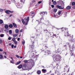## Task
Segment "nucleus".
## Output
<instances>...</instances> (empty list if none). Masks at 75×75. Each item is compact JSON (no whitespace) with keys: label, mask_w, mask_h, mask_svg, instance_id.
<instances>
[{"label":"nucleus","mask_w":75,"mask_h":75,"mask_svg":"<svg viewBox=\"0 0 75 75\" xmlns=\"http://www.w3.org/2000/svg\"><path fill=\"white\" fill-rule=\"evenodd\" d=\"M54 0H52V2H53V1H54Z\"/></svg>","instance_id":"nucleus-61"},{"label":"nucleus","mask_w":75,"mask_h":75,"mask_svg":"<svg viewBox=\"0 0 75 75\" xmlns=\"http://www.w3.org/2000/svg\"><path fill=\"white\" fill-rule=\"evenodd\" d=\"M17 36H18V35L17 34H15L13 35V37H17Z\"/></svg>","instance_id":"nucleus-15"},{"label":"nucleus","mask_w":75,"mask_h":75,"mask_svg":"<svg viewBox=\"0 0 75 75\" xmlns=\"http://www.w3.org/2000/svg\"><path fill=\"white\" fill-rule=\"evenodd\" d=\"M35 14L33 12H31L30 13V15H31V16H34Z\"/></svg>","instance_id":"nucleus-9"},{"label":"nucleus","mask_w":75,"mask_h":75,"mask_svg":"<svg viewBox=\"0 0 75 75\" xmlns=\"http://www.w3.org/2000/svg\"><path fill=\"white\" fill-rule=\"evenodd\" d=\"M52 8H54V5H52Z\"/></svg>","instance_id":"nucleus-44"},{"label":"nucleus","mask_w":75,"mask_h":75,"mask_svg":"<svg viewBox=\"0 0 75 75\" xmlns=\"http://www.w3.org/2000/svg\"><path fill=\"white\" fill-rule=\"evenodd\" d=\"M4 53L6 55L7 54H6V52H4Z\"/></svg>","instance_id":"nucleus-48"},{"label":"nucleus","mask_w":75,"mask_h":75,"mask_svg":"<svg viewBox=\"0 0 75 75\" xmlns=\"http://www.w3.org/2000/svg\"><path fill=\"white\" fill-rule=\"evenodd\" d=\"M13 25H14V27H15V28L17 27V25H16V24H15V23H13Z\"/></svg>","instance_id":"nucleus-21"},{"label":"nucleus","mask_w":75,"mask_h":75,"mask_svg":"<svg viewBox=\"0 0 75 75\" xmlns=\"http://www.w3.org/2000/svg\"><path fill=\"white\" fill-rule=\"evenodd\" d=\"M9 45H11V44H9Z\"/></svg>","instance_id":"nucleus-60"},{"label":"nucleus","mask_w":75,"mask_h":75,"mask_svg":"<svg viewBox=\"0 0 75 75\" xmlns=\"http://www.w3.org/2000/svg\"><path fill=\"white\" fill-rule=\"evenodd\" d=\"M3 58V56L1 55H0V59H2Z\"/></svg>","instance_id":"nucleus-30"},{"label":"nucleus","mask_w":75,"mask_h":75,"mask_svg":"<svg viewBox=\"0 0 75 75\" xmlns=\"http://www.w3.org/2000/svg\"><path fill=\"white\" fill-rule=\"evenodd\" d=\"M54 17H56V15H55V14H54Z\"/></svg>","instance_id":"nucleus-50"},{"label":"nucleus","mask_w":75,"mask_h":75,"mask_svg":"<svg viewBox=\"0 0 75 75\" xmlns=\"http://www.w3.org/2000/svg\"><path fill=\"white\" fill-rule=\"evenodd\" d=\"M20 58H21V59L23 58V57H20Z\"/></svg>","instance_id":"nucleus-58"},{"label":"nucleus","mask_w":75,"mask_h":75,"mask_svg":"<svg viewBox=\"0 0 75 75\" xmlns=\"http://www.w3.org/2000/svg\"><path fill=\"white\" fill-rule=\"evenodd\" d=\"M53 36H56V35L55 34L53 35Z\"/></svg>","instance_id":"nucleus-56"},{"label":"nucleus","mask_w":75,"mask_h":75,"mask_svg":"<svg viewBox=\"0 0 75 75\" xmlns=\"http://www.w3.org/2000/svg\"><path fill=\"white\" fill-rule=\"evenodd\" d=\"M21 2H23V0H21Z\"/></svg>","instance_id":"nucleus-52"},{"label":"nucleus","mask_w":75,"mask_h":75,"mask_svg":"<svg viewBox=\"0 0 75 75\" xmlns=\"http://www.w3.org/2000/svg\"><path fill=\"white\" fill-rule=\"evenodd\" d=\"M42 3V1H40L38 2V4H40V3Z\"/></svg>","instance_id":"nucleus-42"},{"label":"nucleus","mask_w":75,"mask_h":75,"mask_svg":"<svg viewBox=\"0 0 75 75\" xmlns=\"http://www.w3.org/2000/svg\"><path fill=\"white\" fill-rule=\"evenodd\" d=\"M71 56H72V55H74V53L73 52H71Z\"/></svg>","instance_id":"nucleus-33"},{"label":"nucleus","mask_w":75,"mask_h":75,"mask_svg":"<svg viewBox=\"0 0 75 75\" xmlns=\"http://www.w3.org/2000/svg\"><path fill=\"white\" fill-rule=\"evenodd\" d=\"M45 14H47V12H42L40 13V14L42 16H44Z\"/></svg>","instance_id":"nucleus-6"},{"label":"nucleus","mask_w":75,"mask_h":75,"mask_svg":"<svg viewBox=\"0 0 75 75\" xmlns=\"http://www.w3.org/2000/svg\"><path fill=\"white\" fill-rule=\"evenodd\" d=\"M71 4L72 6H74L75 5V2H73L71 3Z\"/></svg>","instance_id":"nucleus-23"},{"label":"nucleus","mask_w":75,"mask_h":75,"mask_svg":"<svg viewBox=\"0 0 75 75\" xmlns=\"http://www.w3.org/2000/svg\"><path fill=\"white\" fill-rule=\"evenodd\" d=\"M61 14V11H60L58 12V15H60Z\"/></svg>","instance_id":"nucleus-22"},{"label":"nucleus","mask_w":75,"mask_h":75,"mask_svg":"<svg viewBox=\"0 0 75 75\" xmlns=\"http://www.w3.org/2000/svg\"><path fill=\"white\" fill-rule=\"evenodd\" d=\"M29 17H28L27 18H25L24 19H22V23H23V24H25V25H27L28 22L29 21Z\"/></svg>","instance_id":"nucleus-1"},{"label":"nucleus","mask_w":75,"mask_h":75,"mask_svg":"<svg viewBox=\"0 0 75 75\" xmlns=\"http://www.w3.org/2000/svg\"><path fill=\"white\" fill-rule=\"evenodd\" d=\"M9 33L11 34H12V30H10L9 31Z\"/></svg>","instance_id":"nucleus-32"},{"label":"nucleus","mask_w":75,"mask_h":75,"mask_svg":"<svg viewBox=\"0 0 75 75\" xmlns=\"http://www.w3.org/2000/svg\"><path fill=\"white\" fill-rule=\"evenodd\" d=\"M16 5L18 8H21L23 7V4H19V3H18L17 4H16Z\"/></svg>","instance_id":"nucleus-3"},{"label":"nucleus","mask_w":75,"mask_h":75,"mask_svg":"<svg viewBox=\"0 0 75 75\" xmlns=\"http://www.w3.org/2000/svg\"><path fill=\"white\" fill-rule=\"evenodd\" d=\"M3 11V9H0V12H2Z\"/></svg>","instance_id":"nucleus-36"},{"label":"nucleus","mask_w":75,"mask_h":75,"mask_svg":"<svg viewBox=\"0 0 75 75\" xmlns=\"http://www.w3.org/2000/svg\"><path fill=\"white\" fill-rule=\"evenodd\" d=\"M16 56L17 58H20V56L17 55H16Z\"/></svg>","instance_id":"nucleus-35"},{"label":"nucleus","mask_w":75,"mask_h":75,"mask_svg":"<svg viewBox=\"0 0 75 75\" xmlns=\"http://www.w3.org/2000/svg\"><path fill=\"white\" fill-rule=\"evenodd\" d=\"M18 21L19 22L20 21V19H18Z\"/></svg>","instance_id":"nucleus-51"},{"label":"nucleus","mask_w":75,"mask_h":75,"mask_svg":"<svg viewBox=\"0 0 75 75\" xmlns=\"http://www.w3.org/2000/svg\"><path fill=\"white\" fill-rule=\"evenodd\" d=\"M0 36L1 37H3L4 36V34H1Z\"/></svg>","instance_id":"nucleus-31"},{"label":"nucleus","mask_w":75,"mask_h":75,"mask_svg":"<svg viewBox=\"0 0 75 75\" xmlns=\"http://www.w3.org/2000/svg\"><path fill=\"white\" fill-rule=\"evenodd\" d=\"M57 7L59 9H64V7H62L61 6H59V5H57Z\"/></svg>","instance_id":"nucleus-7"},{"label":"nucleus","mask_w":75,"mask_h":75,"mask_svg":"<svg viewBox=\"0 0 75 75\" xmlns=\"http://www.w3.org/2000/svg\"><path fill=\"white\" fill-rule=\"evenodd\" d=\"M8 40H11V37H9L8 38Z\"/></svg>","instance_id":"nucleus-37"},{"label":"nucleus","mask_w":75,"mask_h":75,"mask_svg":"<svg viewBox=\"0 0 75 75\" xmlns=\"http://www.w3.org/2000/svg\"><path fill=\"white\" fill-rule=\"evenodd\" d=\"M36 23H41V21H38V20H36Z\"/></svg>","instance_id":"nucleus-26"},{"label":"nucleus","mask_w":75,"mask_h":75,"mask_svg":"<svg viewBox=\"0 0 75 75\" xmlns=\"http://www.w3.org/2000/svg\"><path fill=\"white\" fill-rule=\"evenodd\" d=\"M22 67H23V65H22V64H21L18 66V68L19 69H21V68H22Z\"/></svg>","instance_id":"nucleus-10"},{"label":"nucleus","mask_w":75,"mask_h":75,"mask_svg":"<svg viewBox=\"0 0 75 75\" xmlns=\"http://www.w3.org/2000/svg\"><path fill=\"white\" fill-rule=\"evenodd\" d=\"M22 69L24 70L28 69V68H27V66L26 64H24L22 68Z\"/></svg>","instance_id":"nucleus-4"},{"label":"nucleus","mask_w":75,"mask_h":75,"mask_svg":"<svg viewBox=\"0 0 75 75\" xmlns=\"http://www.w3.org/2000/svg\"><path fill=\"white\" fill-rule=\"evenodd\" d=\"M61 2L62 3H63V1H61Z\"/></svg>","instance_id":"nucleus-62"},{"label":"nucleus","mask_w":75,"mask_h":75,"mask_svg":"<svg viewBox=\"0 0 75 75\" xmlns=\"http://www.w3.org/2000/svg\"><path fill=\"white\" fill-rule=\"evenodd\" d=\"M71 48L72 49L75 48V46L74 45H73V46H72Z\"/></svg>","instance_id":"nucleus-27"},{"label":"nucleus","mask_w":75,"mask_h":75,"mask_svg":"<svg viewBox=\"0 0 75 75\" xmlns=\"http://www.w3.org/2000/svg\"><path fill=\"white\" fill-rule=\"evenodd\" d=\"M22 32H23V30L22 29L20 31V32L22 33Z\"/></svg>","instance_id":"nucleus-46"},{"label":"nucleus","mask_w":75,"mask_h":75,"mask_svg":"<svg viewBox=\"0 0 75 75\" xmlns=\"http://www.w3.org/2000/svg\"><path fill=\"white\" fill-rule=\"evenodd\" d=\"M42 71L43 73H45L46 72V70L45 69H43L42 70Z\"/></svg>","instance_id":"nucleus-12"},{"label":"nucleus","mask_w":75,"mask_h":75,"mask_svg":"<svg viewBox=\"0 0 75 75\" xmlns=\"http://www.w3.org/2000/svg\"><path fill=\"white\" fill-rule=\"evenodd\" d=\"M22 44L23 45H24V44H25V41L24 40L22 41Z\"/></svg>","instance_id":"nucleus-29"},{"label":"nucleus","mask_w":75,"mask_h":75,"mask_svg":"<svg viewBox=\"0 0 75 75\" xmlns=\"http://www.w3.org/2000/svg\"><path fill=\"white\" fill-rule=\"evenodd\" d=\"M47 54H50V52L49 51H47Z\"/></svg>","instance_id":"nucleus-45"},{"label":"nucleus","mask_w":75,"mask_h":75,"mask_svg":"<svg viewBox=\"0 0 75 75\" xmlns=\"http://www.w3.org/2000/svg\"><path fill=\"white\" fill-rule=\"evenodd\" d=\"M68 44L69 45V44H69V43H68Z\"/></svg>","instance_id":"nucleus-64"},{"label":"nucleus","mask_w":75,"mask_h":75,"mask_svg":"<svg viewBox=\"0 0 75 75\" xmlns=\"http://www.w3.org/2000/svg\"><path fill=\"white\" fill-rule=\"evenodd\" d=\"M2 41H3V40H2L1 39L0 40V43H1H1H2Z\"/></svg>","instance_id":"nucleus-38"},{"label":"nucleus","mask_w":75,"mask_h":75,"mask_svg":"<svg viewBox=\"0 0 75 75\" xmlns=\"http://www.w3.org/2000/svg\"><path fill=\"white\" fill-rule=\"evenodd\" d=\"M12 41H13V42L14 41H16V38L13 37V39H12Z\"/></svg>","instance_id":"nucleus-19"},{"label":"nucleus","mask_w":75,"mask_h":75,"mask_svg":"<svg viewBox=\"0 0 75 75\" xmlns=\"http://www.w3.org/2000/svg\"><path fill=\"white\" fill-rule=\"evenodd\" d=\"M5 12L6 14H10V13H13L14 12V11H11L9 10H7L5 11Z\"/></svg>","instance_id":"nucleus-5"},{"label":"nucleus","mask_w":75,"mask_h":75,"mask_svg":"<svg viewBox=\"0 0 75 75\" xmlns=\"http://www.w3.org/2000/svg\"><path fill=\"white\" fill-rule=\"evenodd\" d=\"M20 63H21V61H20L17 62L16 65H18V64H20Z\"/></svg>","instance_id":"nucleus-24"},{"label":"nucleus","mask_w":75,"mask_h":75,"mask_svg":"<svg viewBox=\"0 0 75 75\" xmlns=\"http://www.w3.org/2000/svg\"><path fill=\"white\" fill-rule=\"evenodd\" d=\"M16 33H18V32H19V30L18 29H16L15 30Z\"/></svg>","instance_id":"nucleus-13"},{"label":"nucleus","mask_w":75,"mask_h":75,"mask_svg":"<svg viewBox=\"0 0 75 75\" xmlns=\"http://www.w3.org/2000/svg\"><path fill=\"white\" fill-rule=\"evenodd\" d=\"M11 59H12V60H13V61H14V59H13V58L12 57H11Z\"/></svg>","instance_id":"nucleus-49"},{"label":"nucleus","mask_w":75,"mask_h":75,"mask_svg":"<svg viewBox=\"0 0 75 75\" xmlns=\"http://www.w3.org/2000/svg\"><path fill=\"white\" fill-rule=\"evenodd\" d=\"M4 27L5 28H6V29H7V28H8V25H5Z\"/></svg>","instance_id":"nucleus-16"},{"label":"nucleus","mask_w":75,"mask_h":75,"mask_svg":"<svg viewBox=\"0 0 75 75\" xmlns=\"http://www.w3.org/2000/svg\"><path fill=\"white\" fill-rule=\"evenodd\" d=\"M53 11L54 12V13H56V12L57 11V9L56 8L54 9Z\"/></svg>","instance_id":"nucleus-14"},{"label":"nucleus","mask_w":75,"mask_h":75,"mask_svg":"<svg viewBox=\"0 0 75 75\" xmlns=\"http://www.w3.org/2000/svg\"><path fill=\"white\" fill-rule=\"evenodd\" d=\"M10 62V63H12V64H14V60H12Z\"/></svg>","instance_id":"nucleus-28"},{"label":"nucleus","mask_w":75,"mask_h":75,"mask_svg":"<svg viewBox=\"0 0 75 75\" xmlns=\"http://www.w3.org/2000/svg\"><path fill=\"white\" fill-rule=\"evenodd\" d=\"M55 59L57 61H61V57L59 55H57L55 57Z\"/></svg>","instance_id":"nucleus-2"},{"label":"nucleus","mask_w":75,"mask_h":75,"mask_svg":"<svg viewBox=\"0 0 75 75\" xmlns=\"http://www.w3.org/2000/svg\"><path fill=\"white\" fill-rule=\"evenodd\" d=\"M27 62H28V61L26 60H25L24 61V62H25V63H26Z\"/></svg>","instance_id":"nucleus-39"},{"label":"nucleus","mask_w":75,"mask_h":75,"mask_svg":"<svg viewBox=\"0 0 75 75\" xmlns=\"http://www.w3.org/2000/svg\"><path fill=\"white\" fill-rule=\"evenodd\" d=\"M73 8H74V9H75V6H73Z\"/></svg>","instance_id":"nucleus-53"},{"label":"nucleus","mask_w":75,"mask_h":75,"mask_svg":"<svg viewBox=\"0 0 75 75\" xmlns=\"http://www.w3.org/2000/svg\"><path fill=\"white\" fill-rule=\"evenodd\" d=\"M4 57L5 58H7V57H6V56H4Z\"/></svg>","instance_id":"nucleus-57"},{"label":"nucleus","mask_w":75,"mask_h":75,"mask_svg":"<svg viewBox=\"0 0 75 75\" xmlns=\"http://www.w3.org/2000/svg\"><path fill=\"white\" fill-rule=\"evenodd\" d=\"M37 73L38 75H40L41 74V71L40 70H38L37 71Z\"/></svg>","instance_id":"nucleus-11"},{"label":"nucleus","mask_w":75,"mask_h":75,"mask_svg":"<svg viewBox=\"0 0 75 75\" xmlns=\"http://www.w3.org/2000/svg\"><path fill=\"white\" fill-rule=\"evenodd\" d=\"M70 38L69 39V41H72V39H71V38H72V37H70Z\"/></svg>","instance_id":"nucleus-34"},{"label":"nucleus","mask_w":75,"mask_h":75,"mask_svg":"<svg viewBox=\"0 0 75 75\" xmlns=\"http://www.w3.org/2000/svg\"><path fill=\"white\" fill-rule=\"evenodd\" d=\"M31 47L32 48H34V45H33L31 46Z\"/></svg>","instance_id":"nucleus-40"},{"label":"nucleus","mask_w":75,"mask_h":75,"mask_svg":"<svg viewBox=\"0 0 75 75\" xmlns=\"http://www.w3.org/2000/svg\"><path fill=\"white\" fill-rule=\"evenodd\" d=\"M11 48H14V45H11Z\"/></svg>","instance_id":"nucleus-41"},{"label":"nucleus","mask_w":75,"mask_h":75,"mask_svg":"<svg viewBox=\"0 0 75 75\" xmlns=\"http://www.w3.org/2000/svg\"><path fill=\"white\" fill-rule=\"evenodd\" d=\"M20 38H18V39H17L18 41H20Z\"/></svg>","instance_id":"nucleus-47"},{"label":"nucleus","mask_w":75,"mask_h":75,"mask_svg":"<svg viewBox=\"0 0 75 75\" xmlns=\"http://www.w3.org/2000/svg\"><path fill=\"white\" fill-rule=\"evenodd\" d=\"M33 2H35V1H33Z\"/></svg>","instance_id":"nucleus-63"},{"label":"nucleus","mask_w":75,"mask_h":75,"mask_svg":"<svg viewBox=\"0 0 75 75\" xmlns=\"http://www.w3.org/2000/svg\"><path fill=\"white\" fill-rule=\"evenodd\" d=\"M71 6H68L66 7V9H67V10H69L71 9Z\"/></svg>","instance_id":"nucleus-8"},{"label":"nucleus","mask_w":75,"mask_h":75,"mask_svg":"<svg viewBox=\"0 0 75 75\" xmlns=\"http://www.w3.org/2000/svg\"><path fill=\"white\" fill-rule=\"evenodd\" d=\"M10 17H11V16H13V15H12V14H10Z\"/></svg>","instance_id":"nucleus-54"},{"label":"nucleus","mask_w":75,"mask_h":75,"mask_svg":"<svg viewBox=\"0 0 75 75\" xmlns=\"http://www.w3.org/2000/svg\"><path fill=\"white\" fill-rule=\"evenodd\" d=\"M57 3L56 1H54L53 2V4L54 5H55Z\"/></svg>","instance_id":"nucleus-20"},{"label":"nucleus","mask_w":75,"mask_h":75,"mask_svg":"<svg viewBox=\"0 0 75 75\" xmlns=\"http://www.w3.org/2000/svg\"><path fill=\"white\" fill-rule=\"evenodd\" d=\"M3 21L2 20H0V24H3Z\"/></svg>","instance_id":"nucleus-25"},{"label":"nucleus","mask_w":75,"mask_h":75,"mask_svg":"<svg viewBox=\"0 0 75 75\" xmlns=\"http://www.w3.org/2000/svg\"><path fill=\"white\" fill-rule=\"evenodd\" d=\"M13 42L15 44H16V45H17V44H18V43L16 41V40L14 41Z\"/></svg>","instance_id":"nucleus-17"},{"label":"nucleus","mask_w":75,"mask_h":75,"mask_svg":"<svg viewBox=\"0 0 75 75\" xmlns=\"http://www.w3.org/2000/svg\"><path fill=\"white\" fill-rule=\"evenodd\" d=\"M14 48H16V46H14Z\"/></svg>","instance_id":"nucleus-55"},{"label":"nucleus","mask_w":75,"mask_h":75,"mask_svg":"<svg viewBox=\"0 0 75 75\" xmlns=\"http://www.w3.org/2000/svg\"><path fill=\"white\" fill-rule=\"evenodd\" d=\"M3 51V49H2L0 48V51L2 52V51Z\"/></svg>","instance_id":"nucleus-43"},{"label":"nucleus","mask_w":75,"mask_h":75,"mask_svg":"<svg viewBox=\"0 0 75 75\" xmlns=\"http://www.w3.org/2000/svg\"><path fill=\"white\" fill-rule=\"evenodd\" d=\"M69 75H71V74H69ZM71 75H73V73H72Z\"/></svg>","instance_id":"nucleus-59"},{"label":"nucleus","mask_w":75,"mask_h":75,"mask_svg":"<svg viewBox=\"0 0 75 75\" xmlns=\"http://www.w3.org/2000/svg\"><path fill=\"white\" fill-rule=\"evenodd\" d=\"M13 25L12 24H10L9 25V27L10 28H12V27H13Z\"/></svg>","instance_id":"nucleus-18"}]
</instances>
